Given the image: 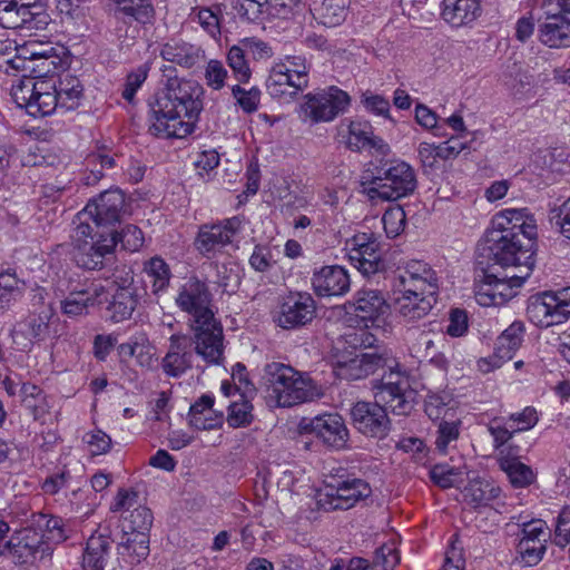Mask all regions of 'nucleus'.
Listing matches in <instances>:
<instances>
[{"label": "nucleus", "mask_w": 570, "mask_h": 570, "mask_svg": "<svg viewBox=\"0 0 570 570\" xmlns=\"http://www.w3.org/2000/svg\"><path fill=\"white\" fill-rule=\"evenodd\" d=\"M247 52L243 45L230 47L227 53V62L233 70L236 79L240 82H247L252 71L246 59Z\"/></svg>", "instance_id": "09e8293b"}, {"label": "nucleus", "mask_w": 570, "mask_h": 570, "mask_svg": "<svg viewBox=\"0 0 570 570\" xmlns=\"http://www.w3.org/2000/svg\"><path fill=\"white\" fill-rule=\"evenodd\" d=\"M129 522L131 533H147L153 524V513L150 509L139 505L130 512Z\"/></svg>", "instance_id": "338daca9"}, {"label": "nucleus", "mask_w": 570, "mask_h": 570, "mask_svg": "<svg viewBox=\"0 0 570 570\" xmlns=\"http://www.w3.org/2000/svg\"><path fill=\"white\" fill-rule=\"evenodd\" d=\"M480 13V0H443L442 2V17L453 27L470 24Z\"/></svg>", "instance_id": "7c9ffc66"}, {"label": "nucleus", "mask_w": 570, "mask_h": 570, "mask_svg": "<svg viewBox=\"0 0 570 570\" xmlns=\"http://www.w3.org/2000/svg\"><path fill=\"white\" fill-rule=\"evenodd\" d=\"M26 289V283L12 269L0 274V309L17 301Z\"/></svg>", "instance_id": "a18cd8bd"}, {"label": "nucleus", "mask_w": 570, "mask_h": 570, "mask_svg": "<svg viewBox=\"0 0 570 570\" xmlns=\"http://www.w3.org/2000/svg\"><path fill=\"white\" fill-rule=\"evenodd\" d=\"M543 17L538 26V37L541 43L549 48L570 47V14L558 12L543 6Z\"/></svg>", "instance_id": "b1692460"}, {"label": "nucleus", "mask_w": 570, "mask_h": 570, "mask_svg": "<svg viewBox=\"0 0 570 570\" xmlns=\"http://www.w3.org/2000/svg\"><path fill=\"white\" fill-rule=\"evenodd\" d=\"M456 407V401L446 392L430 393L426 395L424 409L431 420L446 417Z\"/></svg>", "instance_id": "49530a36"}, {"label": "nucleus", "mask_w": 570, "mask_h": 570, "mask_svg": "<svg viewBox=\"0 0 570 570\" xmlns=\"http://www.w3.org/2000/svg\"><path fill=\"white\" fill-rule=\"evenodd\" d=\"M390 361L386 353L377 351L358 353L348 360H338L335 374L346 381L362 380L386 367Z\"/></svg>", "instance_id": "4be33fe9"}, {"label": "nucleus", "mask_w": 570, "mask_h": 570, "mask_svg": "<svg viewBox=\"0 0 570 570\" xmlns=\"http://www.w3.org/2000/svg\"><path fill=\"white\" fill-rule=\"evenodd\" d=\"M350 0H322L314 9V17L325 27H336L346 18Z\"/></svg>", "instance_id": "58836bf2"}, {"label": "nucleus", "mask_w": 570, "mask_h": 570, "mask_svg": "<svg viewBox=\"0 0 570 570\" xmlns=\"http://www.w3.org/2000/svg\"><path fill=\"white\" fill-rule=\"evenodd\" d=\"M363 179V193L372 202H395L412 195L417 187L415 170L403 160L374 166Z\"/></svg>", "instance_id": "20e7f679"}, {"label": "nucleus", "mask_w": 570, "mask_h": 570, "mask_svg": "<svg viewBox=\"0 0 570 570\" xmlns=\"http://www.w3.org/2000/svg\"><path fill=\"white\" fill-rule=\"evenodd\" d=\"M228 72L223 62L212 59L205 68V80L208 87L214 90H220L225 86Z\"/></svg>", "instance_id": "bf43d9fd"}, {"label": "nucleus", "mask_w": 570, "mask_h": 570, "mask_svg": "<svg viewBox=\"0 0 570 570\" xmlns=\"http://www.w3.org/2000/svg\"><path fill=\"white\" fill-rule=\"evenodd\" d=\"M275 264V261L273 259L272 250L262 245H256L254 247V250L249 257V265L256 272H267L269 271Z\"/></svg>", "instance_id": "774afa93"}, {"label": "nucleus", "mask_w": 570, "mask_h": 570, "mask_svg": "<svg viewBox=\"0 0 570 570\" xmlns=\"http://www.w3.org/2000/svg\"><path fill=\"white\" fill-rule=\"evenodd\" d=\"M522 537L518 544V551L527 566L538 564L547 550L550 531L541 519H534L522 523Z\"/></svg>", "instance_id": "5701e85b"}, {"label": "nucleus", "mask_w": 570, "mask_h": 570, "mask_svg": "<svg viewBox=\"0 0 570 570\" xmlns=\"http://www.w3.org/2000/svg\"><path fill=\"white\" fill-rule=\"evenodd\" d=\"M550 220L559 227L562 236L570 239V197L550 212Z\"/></svg>", "instance_id": "69168bd1"}, {"label": "nucleus", "mask_w": 570, "mask_h": 570, "mask_svg": "<svg viewBox=\"0 0 570 570\" xmlns=\"http://www.w3.org/2000/svg\"><path fill=\"white\" fill-rule=\"evenodd\" d=\"M53 51L55 49L52 47L43 49L42 53L29 51L31 56V67L29 68V72L32 73L31 78L35 80H47V77L57 71L60 59L58 56L53 55Z\"/></svg>", "instance_id": "a19ab883"}, {"label": "nucleus", "mask_w": 570, "mask_h": 570, "mask_svg": "<svg viewBox=\"0 0 570 570\" xmlns=\"http://www.w3.org/2000/svg\"><path fill=\"white\" fill-rule=\"evenodd\" d=\"M37 524L46 528L45 538L55 542H62L67 539V534L63 529L62 519L58 517H49L46 514H39Z\"/></svg>", "instance_id": "052dcab7"}, {"label": "nucleus", "mask_w": 570, "mask_h": 570, "mask_svg": "<svg viewBox=\"0 0 570 570\" xmlns=\"http://www.w3.org/2000/svg\"><path fill=\"white\" fill-rule=\"evenodd\" d=\"M149 68L146 65L137 67L126 79L122 90V98L129 102L134 100L137 90L141 87L148 76Z\"/></svg>", "instance_id": "680f3d73"}, {"label": "nucleus", "mask_w": 570, "mask_h": 570, "mask_svg": "<svg viewBox=\"0 0 570 570\" xmlns=\"http://www.w3.org/2000/svg\"><path fill=\"white\" fill-rule=\"evenodd\" d=\"M242 227L243 220L238 216L203 224L194 239V247L202 256L214 258L227 246L233 245Z\"/></svg>", "instance_id": "9d476101"}, {"label": "nucleus", "mask_w": 570, "mask_h": 570, "mask_svg": "<svg viewBox=\"0 0 570 570\" xmlns=\"http://www.w3.org/2000/svg\"><path fill=\"white\" fill-rule=\"evenodd\" d=\"M57 108H60V104L51 81L39 80L33 101L29 105V115L45 117L51 115Z\"/></svg>", "instance_id": "c9c22d12"}, {"label": "nucleus", "mask_w": 570, "mask_h": 570, "mask_svg": "<svg viewBox=\"0 0 570 570\" xmlns=\"http://www.w3.org/2000/svg\"><path fill=\"white\" fill-rule=\"evenodd\" d=\"M389 373H384L380 381L373 385L375 402L386 411L397 415H406L412 410L409 379L399 371H393L392 365H387Z\"/></svg>", "instance_id": "f8f14e48"}, {"label": "nucleus", "mask_w": 570, "mask_h": 570, "mask_svg": "<svg viewBox=\"0 0 570 570\" xmlns=\"http://www.w3.org/2000/svg\"><path fill=\"white\" fill-rule=\"evenodd\" d=\"M126 213L125 194L119 189H109L91 199L75 220L89 223L91 219L97 227L111 228L121 222Z\"/></svg>", "instance_id": "ddd939ff"}, {"label": "nucleus", "mask_w": 570, "mask_h": 570, "mask_svg": "<svg viewBox=\"0 0 570 570\" xmlns=\"http://www.w3.org/2000/svg\"><path fill=\"white\" fill-rule=\"evenodd\" d=\"M400 291L405 293H439V278L434 269L423 262L411 259L399 268Z\"/></svg>", "instance_id": "412c9836"}, {"label": "nucleus", "mask_w": 570, "mask_h": 570, "mask_svg": "<svg viewBox=\"0 0 570 570\" xmlns=\"http://www.w3.org/2000/svg\"><path fill=\"white\" fill-rule=\"evenodd\" d=\"M500 488L491 485L487 481L472 480L465 487L464 499L474 507L487 505L500 495Z\"/></svg>", "instance_id": "c03bdc74"}, {"label": "nucleus", "mask_w": 570, "mask_h": 570, "mask_svg": "<svg viewBox=\"0 0 570 570\" xmlns=\"http://www.w3.org/2000/svg\"><path fill=\"white\" fill-rule=\"evenodd\" d=\"M39 80L23 76L17 85L11 88V97L18 107L24 108L29 114V105L33 101L36 91L38 90Z\"/></svg>", "instance_id": "8fccbe9b"}, {"label": "nucleus", "mask_w": 570, "mask_h": 570, "mask_svg": "<svg viewBox=\"0 0 570 570\" xmlns=\"http://www.w3.org/2000/svg\"><path fill=\"white\" fill-rule=\"evenodd\" d=\"M353 426L363 435L384 439L391 428L386 410L379 403L360 401L351 409Z\"/></svg>", "instance_id": "aec40b11"}, {"label": "nucleus", "mask_w": 570, "mask_h": 570, "mask_svg": "<svg viewBox=\"0 0 570 570\" xmlns=\"http://www.w3.org/2000/svg\"><path fill=\"white\" fill-rule=\"evenodd\" d=\"M520 453L521 452H514L509 454V452L504 450L497 456L500 470L507 474L509 482L515 489L527 488L537 479V473L532 468L520 461Z\"/></svg>", "instance_id": "c85d7f7f"}, {"label": "nucleus", "mask_w": 570, "mask_h": 570, "mask_svg": "<svg viewBox=\"0 0 570 570\" xmlns=\"http://www.w3.org/2000/svg\"><path fill=\"white\" fill-rule=\"evenodd\" d=\"M51 548L45 533L32 528H23L16 531L9 541L0 548V554L10 557L16 563H31L37 559L42 560L49 556Z\"/></svg>", "instance_id": "dca6fc26"}, {"label": "nucleus", "mask_w": 570, "mask_h": 570, "mask_svg": "<svg viewBox=\"0 0 570 570\" xmlns=\"http://www.w3.org/2000/svg\"><path fill=\"white\" fill-rule=\"evenodd\" d=\"M406 215L402 207L389 208L382 217L384 230L390 238L399 236L405 226Z\"/></svg>", "instance_id": "864d4df0"}, {"label": "nucleus", "mask_w": 570, "mask_h": 570, "mask_svg": "<svg viewBox=\"0 0 570 570\" xmlns=\"http://www.w3.org/2000/svg\"><path fill=\"white\" fill-rule=\"evenodd\" d=\"M118 554L130 566L146 559L149 554L148 534L142 531L127 534L126 540L121 541L118 546Z\"/></svg>", "instance_id": "f704fd0d"}, {"label": "nucleus", "mask_w": 570, "mask_h": 570, "mask_svg": "<svg viewBox=\"0 0 570 570\" xmlns=\"http://www.w3.org/2000/svg\"><path fill=\"white\" fill-rule=\"evenodd\" d=\"M137 296L135 289L130 286H121L117 288L112 295V301L109 304V311L111 312V318L115 322H121L129 318L136 306Z\"/></svg>", "instance_id": "4c0bfd02"}, {"label": "nucleus", "mask_w": 570, "mask_h": 570, "mask_svg": "<svg viewBox=\"0 0 570 570\" xmlns=\"http://www.w3.org/2000/svg\"><path fill=\"white\" fill-rule=\"evenodd\" d=\"M400 562V557L392 546L384 544L375 551L372 563L373 570H393Z\"/></svg>", "instance_id": "e2e57ef3"}, {"label": "nucleus", "mask_w": 570, "mask_h": 570, "mask_svg": "<svg viewBox=\"0 0 570 570\" xmlns=\"http://www.w3.org/2000/svg\"><path fill=\"white\" fill-rule=\"evenodd\" d=\"M528 320L539 328H549L570 320V286L543 291L527 301Z\"/></svg>", "instance_id": "0eeeda50"}, {"label": "nucleus", "mask_w": 570, "mask_h": 570, "mask_svg": "<svg viewBox=\"0 0 570 570\" xmlns=\"http://www.w3.org/2000/svg\"><path fill=\"white\" fill-rule=\"evenodd\" d=\"M461 422L442 420L438 428V435L435 439V449L441 454H446L449 445L456 441L460 435Z\"/></svg>", "instance_id": "603ef678"}, {"label": "nucleus", "mask_w": 570, "mask_h": 570, "mask_svg": "<svg viewBox=\"0 0 570 570\" xmlns=\"http://www.w3.org/2000/svg\"><path fill=\"white\" fill-rule=\"evenodd\" d=\"M488 432L493 438V448L499 456L502 451H508L509 454L521 452V448L513 442V435L518 433L514 431V424L508 421L502 423V419H494L488 425Z\"/></svg>", "instance_id": "e433bc0d"}, {"label": "nucleus", "mask_w": 570, "mask_h": 570, "mask_svg": "<svg viewBox=\"0 0 570 570\" xmlns=\"http://www.w3.org/2000/svg\"><path fill=\"white\" fill-rule=\"evenodd\" d=\"M166 76L164 88L149 102L148 131L158 138H185L203 110L204 89L195 81Z\"/></svg>", "instance_id": "f257e3e1"}, {"label": "nucleus", "mask_w": 570, "mask_h": 570, "mask_svg": "<svg viewBox=\"0 0 570 570\" xmlns=\"http://www.w3.org/2000/svg\"><path fill=\"white\" fill-rule=\"evenodd\" d=\"M160 56L168 62L183 68H191L204 58V51L193 43L183 40H170L163 45Z\"/></svg>", "instance_id": "c756f323"}, {"label": "nucleus", "mask_w": 570, "mask_h": 570, "mask_svg": "<svg viewBox=\"0 0 570 570\" xmlns=\"http://www.w3.org/2000/svg\"><path fill=\"white\" fill-rule=\"evenodd\" d=\"M348 305L354 309L356 317L365 322L366 327H368V322L374 325L384 320L390 312V305L384 294L373 288L357 291Z\"/></svg>", "instance_id": "bb28decb"}, {"label": "nucleus", "mask_w": 570, "mask_h": 570, "mask_svg": "<svg viewBox=\"0 0 570 570\" xmlns=\"http://www.w3.org/2000/svg\"><path fill=\"white\" fill-rule=\"evenodd\" d=\"M71 233L73 258L78 266L89 269H102L114 264L117 236L108 233H92L89 223L73 220Z\"/></svg>", "instance_id": "423d86ee"}, {"label": "nucleus", "mask_w": 570, "mask_h": 570, "mask_svg": "<svg viewBox=\"0 0 570 570\" xmlns=\"http://www.w3.org/2000/svg\"><path fill=\"white\" fill-rule=\"evenodd\" d=\"M308 85V68L302 57H287L276 63L266 80V88L274 98H294Z\"/></svg>", "instance_id": "1a4fd4ad"}, {"label": "nucleus", "mask_w": 570, "mask_h": 570, "mask_svg": "<svg viewBox=\"0 0 570 570\" xmlns=\"http://www.w3.org/2000/svg\"><path fill=\"white\" fill-rule=\"evenodd\" d=\"M301 105V118L304 121L328 122L344 112L350 106L351 99L347 92L330 87L315 94H307Z\"/></svg>", "instance_id": "9b49d317"}, {"label": "nucleus", "mask_w": 570, "mask_h": 570, "mask_svg": "<svg viewBox=\"0 0 570 570\" xmlns=\"http://www.w3.org/2000/svg\"><path fill=\"white\" fill-rule=\"evenodd\" d=\"M475 263L481 271L491 269L495 265L513 266L519 273L530 276L534 267V250L531 242H520V235L510 229H493L479 242Z\"/></svg>", "instance_id": "7ed1b4c3"}, {"label": "nucleus", "mask_w": 570, "mask_h": 570, "mask_svg": "<svg viewBox=\"0 0 570 570\" xmlns=\"http://www.w3.org/2000/svg\"><path fill=\"white\" fill-rule=\"evenodd\" d=\"M312 288L318 297H340L351 287L348 272L340 265H325L312 274Z\"/></svg>", "instance_id": "393cba45"}, {"label": "nucleus", "mask_w": 570, "mask_h": 570, "mask_svg": "<svg viewBox=\"0 0 570 570\" xmlns=\"http://www.w3.org/2000/svg\"><path fill=\"white\" fill-rule=\"evenodd\" d=\"M111 540L105 534H92L86 543L82 554L85 570H105Z\"/></svg>", "instance_id": "473e14b6"}, {"label": "nucleus", "mask_w": 570, "mask_h": 570, "mask_svg": "<svg viewBox=\"0 0 570 570\" xmlns=\"http://www.w3.org/2000/svg\"><path fill=\"white\" fill-rule=\"evenodd\" d=\"M337 140L352 151L375 149L383 155L389 151L387 144L374 136L367 120L344 118L337 126Z\"/></svg>", "instance_id": "a211bd4d"}, {"label": "nucleus", "mask_w": 570, "mask_h": 570, "mask_svg": "<svg viewBox=\"0 0 570 570\" xmlns=\"http://www.w3.org/2000/svg\"><path fill=\"white\" fill-rule=\"evenodd\" d=\"M253 405L242 396L240 401L233 402L228 406L227 423L232 428L249 425L253 421Z\"/></svg>", "instance_id": "3c124183"}, {"label": "nucleus", "mask_w": 570, "mask_h": 570, "mask_svg": "<svg viewBox=\"0 0 570 570\" xmlns=\"http://www.w3.org/2000/svg\"><path fill=\"white\" fill-rule=\"evenodd\" d=\"M116 12L130 17L137 22L148 23L153 20L155 10L150 0H111Z\"/></svg>", "instance_id": "37998d69"}, {"label": "nucleus", "mask_w": 570, "mask_h": 570, "mask_svg": "<svg viewBox=\"0 0 570 570\" xmlns=\"http://www.w3.org/2000/svg\"><path fill=\"white\" fill-rule=\"evenodd\" d=\"M301 429L335 450L344 449L348 441V430L343 417L337 413H325L303 420Z\"/></svg>", "instance_id": "6ab92c4d"}, {"label": "nucleus", "mask_w": 570, "mask_h": 570, "mask_svg": "<svg viewBox=\"0 0 570 570\" xmlns=\"http://www.w3.org/2000/svg\"><path fill=\"white\" fill-rule=\"evenodd\" d=\"M525 326L523 322L515 321L497 338L493 357L495 365L510 361L515 355L523 342Z\"/></svg>", "instance_id": "2f4dec72"}, {"label": "nucleus", "mask_w": 570, "mask_h": 570, "mask_svg": "<svg viewBox=\"0 0 570 570\" xmlns=\"http://www.w3.org/2000/svg\"><path fill=\"white\" fill-rule=\"evenodd\" d=\"M463 470L446 463L435 464L430 469V478L434 484L442 489L458 487L462 482Z\"/></svg>", "instance_id": "de8ad7c7"}, {"label": "nucleus", "mask_w": 570, "mask_h": 570, "mask_svg": "<svg viewBox=\"0 0 570 570\" xmlns=\"http://www.w3.org/2000/svg\"><path fill=\"white\" fill-rule=\"evenodd\" d=\"M264 383L268 397L279 407H291L322 396V390L309 377L292 366L271 362L264 366Z\"/></svg>", "instance_id": "39448f33"}, {"label": "nucleus", "mask_w": 570, "mask_h": 570, "mask_svg": "<svg viewBox=\"0 0 570 570\" xmlns=\"http://www.w3.org/2000/svg\"><path fill=\"white\" fill-rule=\"evenodd\" d=\"M435 294L429 293H405L399 289L395 298V312L400 321L413 325L425 318L436 303Z\"/></svg>", "instance_id": "cd10ccee"}, {"label": "nucleus", "mask_w": 570, "mask_h": 570, "mask_svg": "<svg viewBox=\"0 0 570 570\" xmlns=\"http://www.w3.org/2000/svg\"><path fill=\"white\" fill-rule=\"evenodd\" d=\"M483 278L475 286V301L484 307L501 306L517 295V288L521 287L529 277L525 273L504 275L499 277L491 269H484Z\"/></svg>", "instance_id": "4468645a"}, {"label": "nucleus", "mask_w": 570, "mask_h": 570, "mask_svg": "<svg viewBox=\"0 0 570 570\" xmlns=\"http://www.w3.org/2000/svg\"><path fill=\"white\" fill-rule=\"evenodd\" d=\"M232 94L237 100V104L247 114L257 110L261 100V90L256 87L246 90L238 85L233 86Z\"/></svg>", "instance_id": "4d7b16f0"}, {"label": "nucleus", "mask_w": 570, "mask_h": 570, "mask_svg": "<svg viewBox=\"0 0 570 570\" xmlns=\"http://www.w3.org/2000/svg\"><path fill=\"white\" fill-rule=\"evenodd\" d=\"M372 494L370 484L358 478L331 476L316 493L318 509L326 512L348 510Z\"/></svg>", "instance_id": "6e6552de"}, {"label": "nucleus", "mask_w": 570, "mask_h": 570, "mask_svg": "<svg viewBox=\"0 0 570 570\" xmlns=\"http://www.w3.org/2000/svg\"><path fill=\"white\" fill-rule=\"evenodd\" d=\"M109 234L117 236V244L121 243L124 249L137 252L144 244L142 232L135 225H126L120 232L110 230Z\"/></svg>", "instance_id": "5fc2aeb1"}, {"label": "nucleus", "mask_w": 570, "mask_h": 570, "mask_svg": "<svg viewBox=\"0 0 570 570\" xmlns=\"http://www.w3.org/2000/svg\"><path fill=\"white\" fill-rule=\"evenodd\" d=\"M345 248L351 263L365 276L385 269L383 248L379 237L370 233H357L346 239Z\"/></svg>", "instance_id": "2eb2a0df"}, {"label": "nucleus", "mask_w": 570, "mask_h": 570, "mask_svg": "<svg viewBox=\"0 0 570 570\" xmlns=\"http://www.w3.org/2000/svg\"><path fill=\"white\" fill-rule=\"evenodd\" d=\"M212 301L207 284L196 277L188 278L175 298L176 305L190 316L195 353L209 365H220L224 360V333L215 318Z\"/></svg>", "instance_id": "f03ea898"}, {"label": "nucleus", "mask_w": 570, "mask_h": 570, "mask_svg": "<svg viewBox=\"0 0 570 570\" xmlns=\"http://www.w3.org/2000/svg\"><path fill=\"white\" fill-rule=\"evenodd\" d=\"M61 311L68 317L88 314L89 306L79 291H72L60 302Z\"/></svg>", "instance_id": "13d9d810"}, {"label": "nucleus", "mask_w": 570, "mask_h": 570, "mask_svg": "<svg viewBox=\"0 0 570 570\" xmlns=\"http://www.w3.org/2000/svg\"><path fill=\"white\" fill-rule=\"evenodd\" d=\"M83 441L94 455L105 454L111 446L110 436L101 430H94L83 436Z\"/></svg>", "instance_id": "0e129e2a"}, {"label": "nucleus", "mask_w": 570, "mask_h": 570, "mask_svg": "<svg viewBox=\"0 0 570 570\" xmlns=\"http://www.w3.org/2000/svg\"><path fill=\"white\" fill-rule=\"evenodd\" d=\"M35 20V13L24 11L14 0L0 1V26L6 29L21 28Z\"/></svg>", "instance_id": "ea45409f"}, {"label": "nucleus", "mask_w": 570, "mask_h": 570, "mask_svg": "<svg viewBox=\"0 0 570 570\" xmlns=\"http://www.w3.org/2000/svg\"><path fill=\"white\" fill-rule=\"evenodd\" d=\"M316 316V303L306 292L289 293L279 304L276 324L284 330H298Z\"/></svg>", "instance_id": "f3484780"}, {"label": "nucleus", "mask_w": 570, "mask_h": 570, "mask_svg": "<svg viewBox=\"0 0 570 570\" xmlns=\"http://www.w3.org/2000/svg\"><path fill=\"white\" fill-rule=\"evenodd\" d=\"M220 8H199L194 11V19L212 37L220 35L219 18Z\"/></svg>", "instance_id": "6e6d98bb"}, {"label": "nucleus", "mask_w": 570, "mask_h": 570, "mask_svg": "<svg viewBox=\"0 0 570 570\" xmlns=\"http://www.w3.org/2000/svg\"><path fill=\"white\" fill-rule=\"evenodd\" d=\"M194 334L188 336L183 333H175L169 337V346L161 361L164 373L171 377H179L193 365Z\"/></svg>", "instance_id": "a878e982"}, {"label": "nucleus", "mask_w": 570, "mask_h": 570, "mask_svg": "<svg viewBox=\"0 0 570 570\" xmlns=\"http://www.w3.org/2000/svg\"><path fill=\"white\" fill-rule=\"evenodd\" d=\"M51 85L61 109L75 110L80 106L83 98V86L76 76L66 73L59 78L58 83L51 82Z\"/></svg>", "instance_id": "72a5a7b5"}, {"label": "nucleus", "mask_w": 570, "mask_h": 570, "mask_svg": "<svg viewBox=\"0 0 570 570\" xmlns=\"http://www.w3.org/2000/svg\"><path fill=\"white\" fill-rule=\"evenodd\" d=\"M144 272L151 282L154 294L164 292L169 286L171 271L169 265L159 256L151 257L144 265Z\"/></svg>", "instance_id": "79ce46f5"}]
</instances>
